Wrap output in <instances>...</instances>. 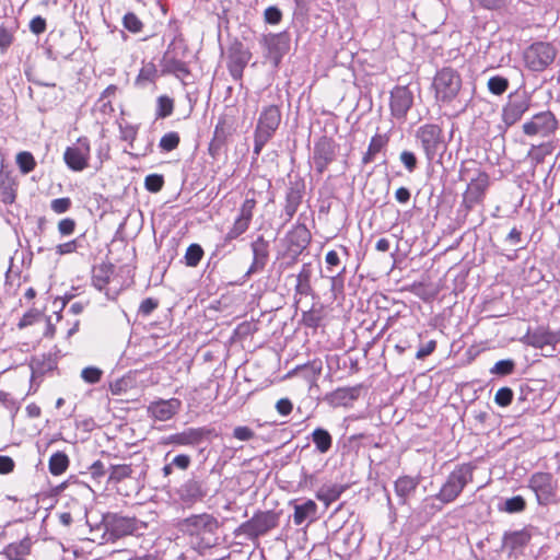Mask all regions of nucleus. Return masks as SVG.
Instances as JSON below:
<instances>
[{
	"mask_svg": "<svg viewBox=\"0 0 560 560\" xmlns=\"http://www.w3.org/2000/svg\"><path fill=\"white\" fill-rule=\"evenodd\" d=\"M164 186V177L160 174H150L144 178V187L150 192H159Z\"/></svg>",
	"mask_w": 560,
	"mask_h": 560,
	"instance_id": "obj_53",
	"label": "nucleus"
},
{
	"mask_svg": "<svg viewBox=\"0 0 560 560\" xmlns=\"http://www.w3.org/2000/svg\"><path fill=\"white\" fill-rule=\"evenodd\" d=\"M316 512L317 504L310 499L305 501L303 504L294 506L293 522L295 525H301L307 517L315 516Z\"/></svg>",
	"mask_w": 560,
	"mask_h": 560,
	"instance_id": "obj_39",
	"label": "nucleus"
},
{
	"mask_svg": "<svg viewBox=\"0 0 560 560\" xmlns=\"http://www.w3.org/2000/svg\"><path fill=\"white\" fill-rule=\"evenodd\" d=\"M509 85V80L502 75H493L489 78L487 82V88L489 92L493 95L504 94L508 91Z\"/></svg>",
	"mask_w": 560,
	"mask_h": 560,
	"instance_id": "obj_45",
	"label": "nucleus"
},
{
	"mask_svg": "<svg viewBox=\"0 0 560 560\" xmlns=\"http://www.w3.org/2000/svg\"><path fill=\"white\" fill-rule=\"evenodd\" d=\"M69 466V458L63 452L54 453L48 462L49 472L54 476L63 474Z\"/></svg>",
	"mask_w": 560,
	"mask_h": 560,
	"instance_id": "obj_40",
	"label": "nucleus"
},
{
	"mask_svg": "<svg viewBox=\"0 0 560 560\" xmlns=\"http://www.w3.org/2000/svg\"><path fill=\"white\" fill-rule=\"evenodd\" d=\"M281 110L277 105H269L260 112L254 131V154L259 155L264 147L273 137L281 122Z\"/></svg>",
	"mask_w": 560,
	"mask_h": 560,
	"instance_id": "obj_6",
	"label": "nucleus"
},
{
	"mask_svg": "<svg viewBox=\"0 0 560 560\" xmlns=\"http://www.w3.org/2000/svg\"><path fill=\"white\" fill-rule=\"evenodd\" d=\"M312 241V233L304 223H296L285 235L287 250L295 261L299 256L308 247Z\"/></svg>",
	"mask_w": 560,
	"mask_h": 560,
	"instance_id": "obj_16",
	"label": "nucleus"
},
{
	"mask_svg": "<svg viewBox=\"0 0 560 560\" xmlns=\"http://www.w3.org/2000/svg\"><path fill=\"white\" fill-rule=\"evenodd\" d=\"M530 489L539 505L547 506L558 503V480L551 472L536 471L528 479Z\"/></svg>",
	"mask_w": 560,
	"mask_h": 560,
	"instance_id": "obj_7",
	"label": "nucleus"
},
{
	"mask_svg": "<svg viewBox=\"0 0 560 560\" xmlns=\"http://www.w3.org/2000/svg\"><path fill=\"white\" fill-rule=\"evenodd\" d=\"M71 207L72 201L69 197L57 198L50 201V209L57 214L69 211Z\"/></svg>",
	"mask_w": 560,
	"mask_h": 560,
	"instance_id": "obj_56",
	"label": "nucleus"
},
{
	"mask_svg": "<svg viewBox=\"0 0 560 560\" xmlns=\"http://www.w3.org/2000/svg\"><path fill=\"white\" fill-rule=\"evenodd\" d=\"M252 250H253V261L247 271V275L261 271L267 264V260L269 257V244L262 235H259L252 243Z\"/></svg>",
	"mask_w": 560,
	"mask_h": 560,
	"instance_id": "obj_22",
	"label": "nucleus"
},
{
	"mask_svg": "<svg viewBox=\"0 0 560 560\" xmlns=\"http://www.w3.org/2000/svg\"><path fill=\"white\" fill-rule=\"evenodd\" d=\"M32 549L33 540L31 537L26 536L19 541H13L7 545L1 555L7 560H26V558L32 553Z\"/></svg>",
	"mask_w": 560,
	"mask_h": 560,
	"instance_id": "obj_24",
	"label": "nucleus"
},
{
	"mask_svg": "<svg viewBox=\"0 0 560 560\" xmlns=\"http://www.w3.org/2000/svg\"><path fill=\"white\" fill-rule=\"evenodd\" d=\"M210 433L211 430L206 428H188L182 432L168 435L163 443L176 446H192L199 444Z\"/></svg>",
	"mask_w": 560,
	"mask_h": 560,
	"instance_id": "obj_19",
	"label": "nucleus"
},
{
	"mask_svg": "<svg viewBox=\"0 0 560 560\" xmlns=\"http://www.w3.org/2000/svg\"><path fill=\"white\" fill-rule=\"evenodd\" d=\"M182 402L177 398L167 400L160 399L149 406V412L159 421H167L172 419L180 409Z\"/></svg>",
	"mask_w": 560,
	"mask_h": 560,
	"instance_id": "obj_21",
	"label": "nucleus"
},
{
	"mask_svg": "<svg viewBox=\"0 0 560 560\" xmlns=\"http://www.w3.org/2000/svg\"><path fill=\"white\" fill-rule=\"evenodd\" d=\"M304 196V184L302 182L292 183L285 194V203L283 207L287 221H290L296 213Z\"/></svg>",
	"mask_w": 560,
	"mask_h": 560,
	"instance_id": "obj_23",
	"label": "nucleus"
},
{
	"mask_svg": "<svg viewBox=\"0 0 560 560\" xmlns=\"http://www.w3.org/2000/svg\"><path fill=\"white\" fill-rule=\"evenodd\" d=\"M234 118L226 114H222L218 118V122L214 127L213 138L219 141L228 142L229 137L234 132Z\"/></svg>",
	"mask_w": 560,
	"mask_h": 560,
	"instance_id": "obj_35",
	"label": "nucleus"
},
{
	"mask_svg": "<svg viewBox=\"0 0 560 560\" xmlns=\"http://www.w3.org/2000/svg\"><path fill=\"white\" fill-rule=\"evenodd\" d=\"M203 257V249L199 244H190L185 253V264L188 267H196Z\"/></svg>",
	"mask_w": 560,
	"mask_h": 560,
	"instance_id": "obj_47",
	"label": "nucleus"
},
{
	"mask_svg": "<svg viewBox=\"0 0 560 560\" xmlns=\"http://www.w3.org/2000/svg\"><path fill=\"white\" fill-rule=\"evenodd\" d=\"M280 512L273 510L257 511L246 522L242 523L235 534H244L250 539H257L279 526Z\"/></svg>",
	"mask_w": 560,
	"mask_h": 560,
	"instance_id": "obj_8",
	"label": "nucleus"
},
{
	"mask_svg": "<svg viewBox=\"0 0 560 560\" xmlns=\"http://www.w3.org/2000/svg\"><path fill=\"white\" fill-rule=\"evenodd\" d=\"M233 436L240 441H249L255 436V432L246 425H238L233 430Z\"/></svg>",
	"mask_w": 560,
	"mask_h": 560,
	"instance_id": "obj_62",
	"label": "nucleus"
},
{
	"mask_svg": "<svg viewBox=\"0 0 560 560\" xmlns=\"http://www.w3.org/2000/svg\"><path fill=\"white\" fill-rule=\"evenodd\" d=\"M257 201L254 197L246 198L238 209V214L234 219L232 226L224 236V241L230 243L243 235L252 223Z\"/></svg>",
	"mask_w": 560,
	"mask_h": 560,
	"instance_id": "obj_12",
	"label": "nucleus"
},
{
	"mask_svg": "<svg viewBox=\"0 0 560 560\" xmlns=\"http://www.w3.org/2000/svg\"><path fill=\"white\" fill-rule=\"evenodd\" d=\"M362 385L352 387H338L330 394V400L335 405L347 406L359 398Z\"/></svg>",
	"mask_w": 560,
	"mask_h": 560,
	"instance_id": "obj_31",
	"label": "nucleus"
},
{
	"mask_svg": "<svg viewBox=\"0 0 560 560\" xmlns=\"http://www.w3.org/2000/svg\"><path fill=\"white\" fill-rule=\"evenodd\" d=\"M523 342L536 349H542L546 346H556L560 342V330L552 331L546 327H538L533 331H527Z\"/></svg>",
	"mask_w": 560,
	"mask_h": 560,
	"instance_id": "obj_20",
	"label": "nucleus"
},
{
	"mask_svg": "<svg viewBox=\"0 0 560 560\" xmlns=\"http://www.w3.org/2000/svg\"><path fill=\"white\" fill-rule=\"evenodd\" d=\"M312 442L319 453L325 454L331 448L332 438L326 429L316 428L312 432Z\"/></svg>",
	"mask_w": 560,
	"mask_h": 560,
	"instance_id": "obj_38",
	"label": "nucleus"
},
{
	"mask_svg": "<svg viewBox=\"0 0 560 560\" xmlns=\"http://www.w3.org/2000/svg\"><path fill=\"white\" fill-rule=\"evenodd\" d=\"M312 268L311 264H304L296 277L295 291L302 295H308L312 292L311 287Z\"/></svg>",
	"mask_w": 560,
	"mask_h": 560,
	"instance_id": "obj_37",
	"label": "nucleus"
},
{
	"mask_svg": "<svg viewBox=\"0 0 560 560\" xmlns=\"http://www.w3.org/2000/svg\"><path fill=\"white\" fill-rule=\"evenodd\" d=\"M162 73L174 74L177 78H186L190 75V70L187 62L173 56L168 48L162 58Z\"/></svg>",
	"mask_w": 560,
	"mask_h": 560,
	"instance_id": "obj_25",
	"label": "nucleus"
},
{
	"mask_svg": "<svg viewBox=\"0 0 560 560\" xmlns=\"http://www.w3.org/2000/svg\"><path fill=\"white\" fill-rule=\"evenodd\" d=\"M180 143V137L176 131H170L164 133L159 142V148L163 152H171L178 148Z\"/></svg>",
	"mask_w": 560,
	"mask_h": 560,
	"instance_id": "obj_46",
	"label": "nucleus"
},
{
	"mask_svg": "<svg viewBox=\"0 0 560 560\" xmlns=\"http://www.w3.org/2000/svg\"><path fill=\"white\" fill-rule=\"evenodd\" d=\"M114 271L115 266L109 261H103L96 266L92 278L94 287L98 290L105 289L109 283Z\"/></svg>",
	"mask_w": 560,
	"mask_h": 560,
	"instance_id": "obj_32",
	"label": "nucleus"
},
{
	"mask_svg": "<svg viewBox=\"0 0 560 560\" xmlns=\"http://www.w3.org/2000/svg\"><path fill=\"white\" fill-rule=\"evenodd\" d=\"M220 523L217 517L209 513L192 514L176 523V528L198 549H209L217 544V533Z\"/></svg>",
	"mask_w": 560,
	"mask_h": 560,
	"instance_id": "obj_2",
	"label": "nucleus"
},
{
	"mask_svg": "<svg viewBox=\"0 0 560 560\" xmlns=\"http://www.w3.org/2000/svg\"><path fill=\"white\" fill-rule=\"evenodd\" d=\"M413 105V93L406 85H397L390 92V114L396 119H405Z\"/></svg>",
	"mask_w": 560,
	"mask_h": 560,
	"instance_id": "obj_17",
	"label": "nucleus"
},
{
	"mask_svg": "<svg viewBox=\"0 0 560 560\" xmlns=\"http://www.w3.org/2000/svg\"><path fill=\"white\" fill-rule=\"evenodd\" d=\"M458 179L467 183L462 197V207L465 212H469L476 206L482 205L491 180L490 175L482 168L481 163L475 159L464 160L459 166Z\"/></svg>",
	"mask_w": 560,
	"mask_h": 560,
	"instance_id": "obj_1",
	"label": "nucleus"
},
{
	"mask_svg": "<svg viewBox=\"0 0 560 560\" xmlns=\"http://www.w3.org/2000/svg\"><path fill=\"white\" fill-rule=\"evenodd\" d=\"M475 469L476 467L471 463H463L455 466L441 486L435 498L443 504L454 502L463 490L472 482Z\"/></svg>",
	"mask_w": 560,
	"mask_h": 560,
	"instance_id": "obj_4",
	"label": "nucleus"
},
{
	"mask_svg": "<svg viewBox=\"0 0 560 560\" xmlns=\"http://www.w3.org/2000/svg\"><path fill=\"white\" fill-rule=\"evenodd\" d=\"M122 24L126 30L133 34L140 33L144 26L142 21L133 12H128L124 15Z\"/></svg>",
	"mask_w": 560,
	"mask_h": 560,
	"instance_id": "obj_48",
	"label": "nucleus"
},
{
	"mask_svg": "<svg viewBox=\"0 0 560 560\" xmlns=\"http://www.w3.org/2000/svg\"><path fill=\"white\" fill-rule=\"evenodd\" d=\"M399 160L408 173H413L416 171L418 166V159L412 151L404 150L399 155Z\"/></svg>",
	"mask_w": 560,
	"mask_h": 560,
	"instance_id": "obj_54",
	"label": "nucleus"
},
{
	"mask_svg": "<svg viewBox=\"0 0 560 560\" xmlns=\"http://www.w3.org/2000/svg\"><path fill=\"white\" fill-rule=\"evenodd\" d=\"M277 412L281 416H289L293 410V402L289 398H280L275 406Z\"/></svg>",
	"mask_w": 560,
	"mask_h": 560,
	"instance_id": "obj_64",
	"label": "nucleus"
},
{
	"mask_svg": "<svg viewBox=\"0 0 560 560\" xmlns=\"http://www.w3.org/2000/svg\"><path fill=\"white\" fill-rule=\"evenodd\" d=\"M133 475V468L131 464H118L112 465L108 471V480L107 482L112 486H115L117 491H120L119 485L127 479H131Z\"/></svg>",
	"mask_w": 560,
	"mask_h": 560,
	"instance_id": "obj_30",
	"label": "nucleus"
},
{
	"mask_svg": "<svg viewBox=\"0 0 560 560\" xmlns=\"http://www.w3.org/2000/svg\"><path fill=\"white\" fill-rule=\"evenodd\" d=\"M389 142V136L386 133H375L370 139L368 150L362 155V164L368 165L376 159L377 154L386 149Z\"/></svg>",
	"mask_w": 560,
	"mask_h": 560,
	"instance_id": "obj_27",
	"label": "nucleus"
},
{
	"mask_svg": "<svg viewBox=\"0 0 560 560\" xmlns=\"http://www.w3.org/2000/svg\"><path fill=\"white\" fill-rule=\"evenodd\" d=\"M530 106L532 97L527 92L523 91L510 95L509 101L502 108V121L509 127L515 125L529 110Z\"/></svg>",
	"mask_w": 560,
	"mask_h": 560,
	"instance_id": "obj_11",
	"label": "nucleus"
},
{
	"mask_svg": "<svg viewBox=\"0 0 560 560\" xmlns=\"http://www.w3.org/2000/svg\"><path fill=\"white\" fill-rule=\"evenodd\" d=\"M175 108V102L168 95H160L156 98L155 118L164 119L170 117Z\"/></svg>",
	"mask_w": 560,
	"mask_h": 560,
	"instance_id": "obj_42",
	"label": "nucleus"
},
{
	"mask_svg": "<svg viewBox=\"0 0 560 560\" xmlns=\"http://www.w3.org/2000/svg\"><path fill=\"white\" fill-rule=\"evenodd\" d=\"M559 129V120L556 115L547 109L534 114L522 126V131L527 137L549 138Z\"/></svg>",
	"mask_w": 560,
	"mask_h": 560,
	"instance_id": "obj_9",
	"label": "nucleus"
},
{
	"mask_svg": "<svg viewBox=\"0 0 560 560\" xmlns=\"http://www.w3.org/2000/svg\"><path fill=\"white\" fill-rule=\"evenodd\" d=\"M30 365L34 376L44 375L56 368V363L50 358L45 357L33 358Z\"/></svg>",
	"mask_w": 560,
	"mask_h": 560,
	"instance_id": "obj_43",
	"label": "nucleus"
},
{
	"mask_svg": "<svg viewBox=\"0 0 560 560\" xmlns=\"http://www.w3.org/2000/svg\"><path fill=\"white\" fill-rule=\"evenodd\" d=\"M555 150V142L552 140L534 144L527 152V158L534 164L538 165L544 163L545 159L552 154Z\"/></svg>",
	"mask_w": 560,
	"mask_h": 560,
	"instance_id": "obj_34",
	"label": "nucleus"
},
{
	"mask_svg": "<svg viewBox=\"0 0 560 560\" xmlns=\"http://www.w3.org/2000/svg\"><path fill=\"white\" fill-rule=\"evenodd\" d=\"M103 374V370L97 366H86L81 371V377L88 384H96L101 382Z\"/></svg>",
	"mask_w": 560,
	"mask_h": 560,
	"instance_id": "obj_50",
	"label": "nucleus"
},
{
	"mask_svg": "<svg viewBox=\"0 0 560 560\" xmlns=\"http://www.w3.org/2000/svg\"><path fill=\"white\" fill-rule=\"evenodd\" d=\"M513 400V390L510 387H501L494 395V401L500 407H508Z\"/></svg>",
	"mask_w": 560,
	"mask_h": 560,
	"instance_id": "obj_55",
	"label": "nucleus"
},
{
	"mask_svg": "<svg viewBox=\"0 0 560 560\" xmlns=\"http://www.w3.org/2000/svg\"><path fill=\"white\" fill-rule=\"evenodd\" d=\"M158 306L159 300L147 298L140 303L139 313L143 316H149Z\"/></svg>",
	"mask_w": 560,
	"mask_h": 560,
	"instance_id": "obj_61",
	"label": "nucleus"
},
{
	"mask_svg": "<svg viewBox=\"0 0 560 560\" xmlns=\"http://www.w3.org/2000/svg\"><path fill=\"white\" fill-rule=\"evenodd\" d=\"M16 164L22 174H28L33 172L37 165L35 158L28 151H21L15 158Z\"/></svg>",
	"mask_w": 560,
	"mask_h": 560,
	"instance_id": "obj_44",
	"label": "nucleus"
},
{
	"mask_svg": "<svg viewBox=\"0 0 560 560\" xmlns=\"http://www.w3.org/2000/svg\"><path fill=\"white\" fill-rule=\"evenodd\" d=\"M130 388V378L120 377L109 384V390L113 395H121Z\"/></svg>",
	"mask_w": 560,
	"mask_h": 560,
	"instance_id": "obj_58",
	"label": "nucleus"
},
{
	"mask_svg": "<svg viewBox=\"0 0 560 560\" xmlns=\"http://www.w3.org/2000/svg\"><path fill=\"white\" fill-rule=\"evenodd\" d=\"M91 144L86 137H80L77 143L68 147L63 153L66 165L73 172H82L89 166Z\"/></svg>",
	"mask_w": 560,
	"mask_h": 560,
	"instance_id": "obj_13",
	"label": "nucleus"
},
{
	"mask_svg": "<svg viewBox=\"0 0 560 560\" xmlns=\"http://www.w3.org/2000/svg\"><path fill=\"white\" fill-rule=\"evenodd\" d=\"M270 55L282 57L290 48V37L287 33L268 34L262 37Z\"/></svg>",
	"mask_w": 560,
	"mask_h": 560,
	"instance_id": "obj_26",
	"label": "nucleus"
},
{
	"mask_svg": "<svg viewBox=\"0 0 560 560\" xmlns=\"http://www.w3.org/2000/svg\"><path fill=\"white\" fill-rule=\"evenodd\" d=\"M345 487L340 485L323 486L316 492V499L323 502L328 508L332 502L337 501L343 493Z\"/></svg>",
	"mask_w": 560,
	"mask_h": 560,
	"instance_id": "obj_36",
	"label": "nucleus"
},
{
	"mask_svg": "<svg viewBox=\"0 0 560 560\" xmlns=\"http://www.w3.org/2000/svg\"><path fill=\"white\" fill-rule=\"evenodd\" d=\"M159 79V70L158 67L152 62H147L139 70L136 79L135 85L139 89H147L149 85L155 88L156 81Z\"/></svg>",
	"mask_w": 560,
	"mask_h": 560,
	"instance_id": "obj_29",
	"label": "nucleus"
},
{
	"mask_svg": "<svg viewBox=\"0 0 560 560\" xmlns=\"http://www.w3.org/2000/svg\"><path fill=\"white\" fill-rule=\"evenodd\" d=\"M337 143L327 136L320 137L314 144L313 162L318 174H323L336 159Z\"/></svg>",
	"mask_w": 560,
	"mask_h": 560,
	"instance_id": "obj_15",
	"label": "nucleus"
},
{
	"mask_svg": "<svg viewBox=\"0 0 560 560\" xmlns=\"http://www.w3.org/2000/svg\"><path fill=\"white\" fill-rule=\"evenodd\" d=\"M252 59V52L235 39L228 49V70L234 80H241L244 69Z\"/></svg>",
	"mask_w": 560,
	"mask_h": 560,
	"instance_id": "obj_14",
	"label": "nucleus"
},
{
	"mask_svg": "<svg viewBox=\"0 0 560 560\" xmlns=\"http://www.w3.org/2000/svg\"><path fill=\"white\" fill-rule=\"evenodd\" d=\"M265 21L269 24H279L282 20V13L277 7H268L264 12Z\"/></svg>",
	"mask_w": 560,
	"mask_h": 560,
	"instance_id": "obj_60",
	"label": "nucleus"
},
{
	"mask_svg": "<svg viewBox=\"0 0 560 560\" xmlns=\"http://www.w3.org/2000/svg\"><path fill=\"white\" fill-rule=\"evenodd\" d=\"M526 509V501L522 495H515L506 499L504 503V511L506 513H521Z\"/></svg>",
	"mask_w": 560,
	"mask_h": 560,
	"instance_id": "obj_49",
	"label": "nucleus"
},
{
	"mask_svg": "<svg viewBox=\"0 0 560 560\" xmlns=\"http://www.w3.org/2000/svg\"><path fill=\"white\" fill-rule=\"evenodd\" d=\"M14 40V27H10L4 23L0 25V49L7 50Z\"/></svg>",
	"mask_w": 560,
	"mask_h": 560,
	"instance_id": "obj_52",
	"label": "nucleus"
},
{
	"mask_svg": "<svg viewBox=\"0 0 560 560\" xmlns=\"http://www.w3.org/2000/svg\"><path fill=\"white\" fill-rule=\"evenodd\" d=\"M558 49L550 42L537 40L528 45L522 54L524 67L532 72H544L556 60Z\"/></svg>",
	"mask_w": 560,
	"mask_h": 560,
	"instance_id": "obj_5",
	"label": "nucleus"
},
{
	"mask_svg": "<svg viewBox=\"0 0 560 560\" xmlns=\"http://www.w3.org/2000/svg\"><path fill=\"white\" fill-rule=\"evenodd\" d=\"M515 362L513 360H500L490 370L492 374L505 376L514 372Z\"/></svg>",
	"mask_w": 560,
	"mask_h": 560,
	"instance_id": "obj_51",
	"label": "nucleus"
},
{
	"mask_svg": "<svg viewBox=\"0 0 560 560\" xmlns=\"http://www.w3.org/2000/svg\"><path fill=\"white\" fill-rule=\"evenodd\" d=\"M418 480L410 476H401L395 481V491L398 497L407 498L417 488Z\"/></svg>",
	"mask_w": 560,
	"mask_h": 560,
	"instance_id": "obj_41",
	"label": "nucleus"
},
{
	"mask_svg": "<svg viewBox=\"0 0 560 560\" xmlns=\"http://www.w3.org/2000/svg\"><path fill=\"white\" fill-rule=\"evenodd\" d=\"M15 179L11 176L10 172L0 170V194L2 201L12 203L15 199Z\"/></svg>",
	"mask_w": 560,
	"mask_h": 560,
	"instance_id": "obj_33",
	"label": "nucleus"
},
{
	"mask_svg": "<svg viewBox=\"0 0 560 560\" xmlns=\"http://www.w3.org/2000/svg\"><path fill=\"white\" fill-rule=\"evenodd\" d=\"M428 161H433L436 154L444 148L443 130L436 124H424L416 133Z\"/></svg>",
	"mask_w": 560,
	"mask_h": 560,
	"instance_id": "obj_10",
	"label": "nucleus"
},
{
	"mask_svg": "<svg viewBox=\"0 0 560 560\" xmlns=\"http://www.w3.org/2000/svg\"><path fill=\"white\" fill-rule=\"evenodd\" d=\"M77 228V222L72 218H63L58 224L57 229L61 236H68L74 233Z\"/></svg>",
	"mask_w": 560,
	"mask_h": 560,
	"instance_id": "obj_57",
	"label": "nucleus"
},
{
	"mask_svg": "<svg viewBox=\"0 0 560 560\" xmlns=\"http://www.w3.org/2000/svg\"><path fill=\"white\" fill-rule=\"evenodd\" d=\"M96 110L101 113L103 116H113L115 113L113 101L106 98L102 101V97H98L96 102Z\"/></svg>",
	"mask_w": 560,
	"mask_h": 560,
	"instance_id": "obj_63",
	"label": "nucleus"
},
{
	"mask_svg": "<svg viewBox=\"0 0 560 560\" xmlns=\"http://www.w3.org/2000/svg\"><path fill=\"white\" fill-rule=\"evenodd\" d=\"M106 528L116 538L132 535L138 529V520L116 513L109 514L106 516Z\"/></svg>",
	"mask_w": 560,
	"mask_h": 560,
	"instance_id": "obj_18",
	"label": "nucleus"
},
{
	"mask_svg": "<svg viewBox=\"0 0 560 560\" xmlns=\"http://www.w3.org/2000/svg\"><path fill=\"white\" fill-rule=\"evenodd\" d=\"M532 539V535L526 529L505 533L503 536V545L510 550L515 552L526 547Z\"/></svg>",
	"mask_w": 560,
	"mask_h": 560,
	"instance_id": "obj_28",
	"label": "nucleus"
},
{
	"mask_svg": "<svg viewBox=\"0 0 560 560\" xmlns=\"http://www.w3.org/2000/svg\"><path fill=\"white\" fill-rule=\"evenodd\" d=\"M463 80L457 70L443 67L438 70L432 82L435 102L440 106L451 105L459 95Z\"/></svg>",
	"mask_w": 560,
	"mask_h": 560,
	"instance_id": "obj_3",
	"label": "nucleus"
},
{
	"mask_svg": "<svg viewBox=\"0 0 560 560\" xmlns=\"http://www.w3.org/2000/svg\"><path fill=\"white\" fill-rule=\"evenodd\" d=\"M436 347H438V341L435 339L429 340L424 346H421L418 349V351L416 353V358L418 360H423L424 358L431 355L436 350Z\"/></svg>",
	"mask_w": 560,
	"mask_h": 560,
	"instance_id": "obj_59",
	"label": "nucleus"
}]
</instances>
